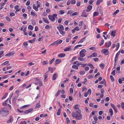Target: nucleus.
<instances>
[{
	"mask_svg": "<svg viewBox=\"0 0 124 124\" xmlns=\"http://www.w3.org/2000/svg\"><path fill=\"white\" fill-rule=\"evenodd\" d=\"M111 44V42L109 41L105 43V45L106 47H108L110 46Z\"/></svg>",
	"mask_w": 124,
	"mask_h": 124,
	"instance_id": "423d86ee",
	"label": "nucleus"
},
{
	"mask_svg": "<svg viewBox=\"0 0 124 124\" xmlns=\"http://www.w3.org/2000/svg\"><path fill=\"white\" fill-rule=\"evenodd\" d=\"M60 91H61L60 90H59L58 91L57 93L55 95V96L56 97H57V96H58L59 94L60 93Z\"/></svg>",
	"mask_w": 124,
	"mask_h": 124,
	"instance_id": "e433bc0d",
	"label": "nucleus"
},
{
	"mask_svg": "<svg viewBox=\"0 0 124 124\" xmlns=\"http://www.w3.org/2000/svg\"><path fill=\"white\" fill-rule=\"evenodd\" d=\"M81 4V2L80 1H77V6H79Z\"/></svg>",
	"mask_w": 124,
	"mask_h": 124,
	"instance_id": "338daca9",
	"label": "nucleus"
},
{
	"mask_svg": "<svg viewBox=\"0 0 124 124\" xmlns=\"http://www.w3.org/2000/svg\"><path fill=\"white\" fill-rule=\"evenodd\" d=\"M78 12H75L73 13L72 15V16H75L77 15L78 14Z\"/></svg>",
	"mask_w": 124,
	"mask_h": 124,
	"instance_id": "052dcab7",
	"label": "nucleus"
},
{
	"mask_svg": "<svg viewBox=\"0 0 124 124\" xmlns=\"http://www.w3.org/2000/svg\"><path fill=\"white\" fill-rule=\"evenodd\" d=\"M116 50L117 51L118 50L119 47L120 46L119 43H118L116 45Z\"/></svg>",
	"mask_w": 124,
	"mask_h": 124,
	"instance_id": "a18cd8bd",
	"label": "nucleus"
},
{
	"mask_svg": "<svg viewBox=\"0 0 124 124\" xmlns=\"http://www.w3.org/2000/svg\"><path fill=\"white\" fill-rule=\"evenodd\" d=\"M57 27H59V30H64L63 26L62 25L59 24L58 25V26Z\"/></svg>",
	"mask_w": 124,
	"mask_h": 124,
	"instance_id": "dca6fc26",
	"label": "nucleus"
},
{
	"mask_svg": "<svg viewBox=\"0 0 124 124\" xmlns=\"http://www.w3.org/2000/svg\"><path fill=\"white\" fill-rule=\"evenodd\" d=\"M8 95V93H6L3 96V97L1 98L2 99H5L7 96Z\"/></svg>",
	"mask_w": 124,
	"mask_h": 124,
	"instance_id": "a19ab883",
	"label": "nucleus"
},
{
	"mask_svg": "<svg viewBox=\"0 0 124 124\" xmlns=\"http://www.w3.org/2000/svg\"><path fill=\"white\" fill-rule=\"evenodd\" d=\"M80 105L79 104H77L75 105L74 109L76 110H77L78 109H80L79 107Z\"/></svg>",
	"mask_w": 124,
	"mask_h": 124,
	"instance_id": "412c9836",
	"label": "nucleus"
},
{
	"mask_svg": "<svg viewBox=\"0 0 124 124\" xmlns=\"http://www.w3.org/2000/svg\"><path fill=\"white\" fill-rule=\"evenodd\" d=\"M55 62V65H56L57 64H59L61 62L58 59H56Z\"/></svg>",
	"mask_w": 124,
	"mask_h": 124,
	"instance_id": "4be33fe9",
	"label": "nucleus"
},
{
	"mask_svg": "<svg viewBox=\"0 0 124 124\" xmlns=\"http://www.w3.org/2000/svg\"><path fill=\"white\" fill-rule=\"evenodd\" d=\"M92 56L93 57H95L97 56V53H93L92 54Z\"/></svg>",
	"mask_w": 124,
	"mask_h": 124,
	"instance_id": "13d9d810",
	"label": "nucleus"
},
{
	"mask_svg": "<svg viewBox=\"0 0 124 124\" xmlns=\"http://www.w3.org/2000/svg\"><path fill=\"white\" fill-rule=\"evenodd\" d=\"M2 114H5V116H6L9 114V111L7 110L6 107H4L1 109Z\"/></svg>",
	"mask_w": 124,
	"mask_h": 124,
	"instance_id": "f03ea898",
	"label": "nucleus"
},
{
	"mask_svg": "<svg viewBox=\"0 0 124 124\" xmlns=\"http://www.w3.org/2000/svg\"><path fill=\"white\" fill-rule=\"evenodd\" d=\"M121 107L123 109H124V102H122L121 104Z\"/></svg>",
	"mask_w": 124,
	"mask_h": 124,
	"instance_id": "774afa93",
	"label": "nucleus"
},
{
	"mask_svg": "<svg viewBox=\"0 0 124 124\" xmlns=\"http://www.w3.org/2000/svg\"><path fill=\"white\" fill-rule=\"evenodd\" d=\"M62 40H60L59 41L57 40L56 41V42L57 43H56V46L58 45L59 44L62 43Z\"/></svg>",
	"mask_w": 124,
	"mask_h": 124,
	"instance_id": "b1692460",
	"label": "nucleus"
},
{
	"mask_svg": "<svg viewBox=\"0 0 124 124\" xmlns=\"http://www.w3.org/2000/svg\"><path fill=\"white\" fill-rule=\"evenodd\" d=\"M31 15L33 16H34L37 17V15L32 11L31 12Z\"/></svg>",
	"mask_w": 124,
	"mask_h": 124,
	"instance_id": "c85d7f7f",
	"label": "nucleus"
},
{
	"mask_svg": "<svg viewBox=\"0 0 124 124\" xmlns=\"http://www.w3.org/2000/svg\"><path fill=\"white\" fill-rule=\"evenodd\" d=\"M37 4V7L38 8H39L40 7V3L39 2H38V1H36Z\"/></svg>",
	"mask_w": 124,
	"mask_h": 124,
	"instance_id": "4c0bfd02",
	"label": "nucleus"
},
{
	"mask_svg": "<svg viewBox=\"0 0 124 124\" xmlns=\"http://www.w3.org/2000/svg\"><path fill=\"white\" fill-rule=\"evenodd\" d=\"M109 111L110 113H111L110 114V116H112L113 115V111L112 108H110L109 109Z\"/></svg>",
	"mask_w": 124,
	"mask_h": 124,
	"instance_id": "c756f323",
	"label": "nucleus"
},
{
	"mask_svg": "<svg viewBox=\"0 0 124 124\" xmlns=\"http://www.w3.org/2000/svg\"><path fill=\"white\" fill-rule=\"evenodd\" d=\"M57 15L56 14H53L52 16L49 15L48 16V17L49 19L52 21H54L55 19V17H56Z\"/></svg>",
	"mask_w": 124,
	"mask_h": 124,
	"instance_id": "20e7f679",
	"label": "nucleus"
},
{
	"mask_svg": "<svg viewBox=\"0 0 124 124\" xmlns=\"http://www.w3.org/2000/svg\"><path fill=\"white\" fill-rule=\"evenodd\" d=\"M33 108H31L28 110H26L24 112L25 114H27L33 110Z\"/></svg>",
	"mask_w": 124,
	"mask_h": 124,
	"instance_id": "0eeeda50",
	"label": "nucleus"
},
{
	"mask_svg": "<svg viewBox=\"0 0 124 124\" xmlns=\"http://www.w3.org/2000/svg\"><path fill=\"white\" fill-rule=\"evenodd\" d=\"M57 29H58L60 33L62 35H64L65 34V32L64 31V30H59L58 27H57Z\"/></svg>",
	"mask_w": 124,
	"mask_h": 124,
	"instance_id": "f8f14e48",
	"label": "nucleus"
},
{
	"mask_svg": "<svg viewBox=\"0 0 124 124\" xmlns=\"http://www.w3.org/2000/svg\"><path fill=\"white\" fill-rule=\"evenodd\" d=\"M87 65L90 66L92 69L94 68V67L92 64L89 63Z\"/></svg>",
	"mask_w": 124,
	"mask_h": 124,
	"instance_id": "37998d69",
	"label": "nucleus"
},
{
	"mask_svg": "<svg viewBox=\"0 0 124 124\" xmlns=\"http://www.w3.org/2000/svg\"><path fill=\"white\" fill-rule=\"evenodd\" d=\"M42 19L43 20L45 23L47 24L49 23V21L46 18H43Z\"/></svg>",
	"mask_w": 124,
	"mask_h": 124,
	"instance_id": "a878e982",
	"label": "nucleus"
},
{
	"mask_svg": "<svg viewBox=\"0 0 124 124\" xmlns=\"http://www.w3.org/2000/svg\"><path fill=\"white\" fill-rule=\"evenodd\" d=\"M55 60V58H53L52 60H51L50 62L49 63L50 64H52V63L54 62Z\"/></svg>",
	"mask_w": 124,
	"mask_h": 124,
	"instance_id": "5fc2aeb1",
	"label": "nucleus"
},
{
	"mask_svg": "<svg viewBox=\"0 0 124 124\" xmlns=\"http://www.w3.org/2000/svg\"><path fill=\"white\" fill-rule=\"evenodd\" d=\"M119 12V10H116L115 12H114L113 14V15H116V14Z\"/></svg>",
	"mask_w": 124,
	"mask_h": 124,
	"instance_id": "79ce46f5",
	"label": "nucleus"
},
{
	"mask_svg": "<svg viewBox=\"0 0 124 124\" xmlns=\"http://www.w3.org/2000/svg\"><path fill=\"white\" fill-rule=\"evenodd\" d=\"M110 78L112 81L113 82L114 81V79L113 76L111 75L110 76Z\"/></svg>",
	"mask_w": 124,
	"mask_h": 124,
	"instance_id": "de8ad7c7",
	"label": "nucleus"
},
{
	"mask_svg": "<svg viewBox=\"0 0 124 124\" xmlns=\"http://www.w3.org/2000/svg\"><path fill=\"white\" fill-rule=\"evenodd\" d=\"M101 52L102 53H104L105 55H107L109 54V52L108 50L104 49L102 50Z\"/></svg>",
	"mask_w": 124,
	"mask_h": 124,
	"instance_id": "39448f33",
	"label": "nucleus"
},
{
	"mask_svg": "<svg viewBox=\"0 0 124 124\" xmlns=\"http://www.w3.org/2000/svg\"><path fill=\"white\" fill-rule=\"evenodd\" d=\"M33 9L35 10V11H37L38 10V8L35 6V4H33Z\"/></svg>",
	"mask_w": 124,
	"mask_h": 124,
	"instance_id": "f3484780",
	"label": "nucleus"
},
{
	"mask_svg": "<svg viewBox=\"0 0 124 124\" xmlns=\"http://www.w3.org/2000/svg\"><path fill=\"white\" fill-rule=\"evenodd\" d=\"M82 46V45H78L74 47V50H75L76 49L78 48V47H81Z\"/></svg>",
	"mask_w": 124,
	"mask_h": 124,
	"instance_id": "5701e85b",
	"label": "nucleus"
},
{
	"mask_svg": "<svg viewBox=\"0 0 124 124\" xmlns=\"http://www.w3.org/2000/svg\"><path fill=\"white\" fill-rule=\"evenodd\" d=\"M116 30L113 31L111 33V35L113 37H114L116 36Z\"/></svg>",
	"mask_w": 124,
	"mask_h": 124,
	"instance_id": "2eb2a0df",
	"label": "nucleus"
},
{
	"mask_svg": "<svg viewBox=\"0 0 124 124\" xmlns=\"http://www.w3.org/2000/svg\"><path fill=\"white\" fill-rule=\"evenodd\" d=\"M99 14V13L98 12H95L93 13V16L95 17L96 16H98Z\"/></svg>",
	"mask_w": 124,
	"mask_h": 124,
	"instance_id": "aec40b11",
	"label": "nucleus"
},
{
	"mask_svg": "<svg viewBox=\"0 0 124 124\" xmlns=\"http://www.w3.org/2000/svg\"><path fill=\"white\" fill-rule=\"evenodd\" d=\"M48 62L47 61H44L42 63V64L43 65H45L48 64Z\"/></svg>",
	"mask_w": 124,
	"mask_h": 124,
	"instance_id": "c9c22d12",
	"label": "nucleus"
},
{
	"mask_svg": "<svg viewBox=\"0 0 124 124\" xmlns=\"http://www.w3.org/2000/svg\"><path fill=\"white\" fill-rule=\"evenodd\" d=\"M87 93L89 94L90 95L91 93V91L90 89H89Z\"/></svg>",
	"mask_w": 124,
	"mask_h": 124,
	"instance_id": "8fccbe9b",
	"label": "nucleus"
},
{
	"mask_svg": "<svg viewBox=\"0 0 124 124\" xmlns=\"http://www.w3.org/2000/svg\"><path fill=\"white\" fill-rule=\"evenodd\" d=\"M40 107V105L39 103H37L36 105V106L35 108L36 109V108H38Z\"/></svg>",
	"mask_w": 124,
	"mask_h": 124,
	"instance_id": "4d7b16f0",
	"label": "nucleus"
},
{
	"mask_svg": "<svg viewBox=\"0 0 124 124\" xmlns=\"http://www.w3.org/2000/svg\"><path fill=\"white\" fill-rule=\"evenodd\" d=\"M104 40H101V43L99 44V45L100 46H102L104 43Z\"/></svg>",
	"mask_w": 124,
	"mask_h": 124,
	"instance_id": "c03bdc74",
	"label": "nucleus"
},
{
	"mask_svg": "<svg viewBox=\"0 0 124 124\" xmlns=\"http://www.w3.org/2000/svg\"><path fill=\"white\" fill-rule=\"evenodd\" d=\"M14 53L12 52H10L5 55V56L9 57L10 56H12L14 54Z\"/></svg>",
	"mask_w": 124,
	"mask_h": 124,
	"instance_id": "ddd939ff",
	"label": "nucleus"
},
{
	"mask_svg": "<svg viewBox=\"0 0 124 124\" xmlns=\"http://www.w3.org/2000/svg\"><path fill=\"white\" fill-rule=\"evenodd\" d=\"M6 20L8 21H10L11 20L10 18L8 16H6L5 17Z\"/></svg>",
	"mask_w": 124,
	"mask_h": 124,
	"instance_id": "680f3d73",
	"label": "nucleus"
},
{
	"mask_svg": "<svg viewBox=\"0 0 124 124\" xmlns=\"http://www.w3.org/2000/svg\"><path fill=\"white\" fill-rule=\"evenodd\" d=\"M86 52V50L84 49H82L80 51L79 53V56L81 57H84L85 55V53Z\"/></svg>",
	"mask_w": 124,
	"mask_h": 124,
	"instance_id": "7ed1b4c3",
	"label": "nucleus"
},
{
	"mask_svg": "<svg viewBox=\"0 0 124 124\" xmlns=\"http://www.w3.org/2000/svg\"><path fill=\"white\" fill-rule=\"evenodd\" d=\"M83 57H81L80 56H78V60L84 62L86 60V59L85 58H84Z\"/></svg>",
	"mask_w": 124,
	"mask_h": 124,
	"instance_id": "1a4fd4ad",
	"label": "nucleus"
},
{
	"mask_svg": "<svg viewBox=\"0 0 124 124\" xmlns=\"http://www.w3.org/2000/svg\"><path fill=\"white\" fill-rule=\"evenodd\" d=\"M67 121V124H69L70 122V121L69 118H67L66 119Z\"/></svg>",
	"mask_w": 124,
	"mask_h": 124,
	"instance_id": "bf43d9fd",
	"label": "nucleus"
},
{
	"mask_svg": "<svg viewBox=\"0 0 124 124\" xmlns=\"http://www.w3.org/2000/svg\"><path fill=\"white\" fill-rule=\"evenodd\" d=\"M76 3V0H71V3L72 4H75Z\"/></svg>",
	"mask_w": 124,
	"mask_h": 124,
	"instance_id": "0e129e2a",
	"label": "nucleus"
},
{
	"mask_svg": "<svg viewBox=\"0 0 124 124\" xmlns=\"http://www.w3.org/2000/svg\"><path fill=\"white\" fill-rule=\"evenodd\" d=\"M62 18H60L58 19V22L59 23H61L62 21Z\"/></svg>",
	"mask_w": 124,
	"mask_h": 124,
	"instance_id": "69168bd1",
	"label": "nucleus"
},
{
	"mask_svg": "<svg viewBox=\"0 0 124 124\" xmlns=\"http://www.w3.org/2000/svg\"><path fill=\"white\" fill-rule=\"evenodd\" d=\"M5 4V3H3L2 5H1L0 9H2L3 8Z\"/></svg>",
	"mask_w": 124,
	"mask_h": 124,
	"instance_id": "603ef678",
	"label": "nucleus"
},
{
	"mask_svg": "<svg viewBox=\"0 0 124 124\" xmlns=\"http://www.w3.org/2000/svg\"><path fill=\"white\" fill-rule=\"evenodd\" d=\"M105 66V65L103 63L101 64L100 65V67L102 69H103Z\"/></svg>",
	"mask_w": 124,
	"mask_h": 124,
	"instance_id": "72a5a7b5",
	"label": "nucleus"
},
{
	"mask_svg": "<svg viewBox=\"0 0 124 124\" xmlns=\"http://www.w3.org/2000/svg\"><path fill=\"white\" fill-rule=\"evenodd\" d=\"M111 4V1H108L107 2V4L108 6L110 5Z\"/></svg>",
	"mask_w": 124,
	"mask_h": 124,
	"instance_id": "3c124183",
	"label": "nucleus"
},
{
	"mask_svg": "<svg viewBox=\"0 0 124 124\" xmlns=\"http://www.w3.org/2000/svg\"><path fill=\"white\" fill-rule=\"evenodd\" d=\"M72 68L73 69H75L76 70H78V67L75 65H73L72 66Z\"/></svg>",
	"mask_w": 124,
	"mask_h": 124,
	"instance_id": "2f4dec72",
	"label": "nucleus"
},
{
	"mask_svg": "<svg viewBox=\"0 0 124 124\" xmlns=\"http://www.w3.org/2000/svg\"><path fill=\"white\" fill-rule=\"evenodd\" d=\"M28 28L29 30H32L33 29V27L31 25H30L28 26Z\"/></svg>",
	"mask_w": 124,
	"mask_h": 124,
	"instance_id": "bb28decb",
	"label": "nucleus"
},
{
	"mask_svg": "<svg viewBox=\"0 0 124 124\" xmlns=\"http://www.w3.org/2000/svg\"><path fill=\"white\" fill-rule=\"evenodd\" d=\"M76 112L78 114H81V111L80 109H78L77 110H76Z\"/></svg>",
	"mask_w": 124,
	"mask_h": 124,
	"instance_id": "7c9ffc66",
	"label": "nucleus"
},
{
	"mask_svg": "<svg viewBox=\"0 0 124 124\" xmlns=\"http://www.w3.org/2000/svg\"><path fill=\"white\" fill-rule=\"evenodd\" d=\"M73 12V11L72 10H69L68 11L67 14V15H70V14H71Z\"/></svg>",
	"mask_w": 124,
	"mask_h": 124,
	"instance_id": "473e14b6",
	"label": "nucleus"
},
{
	"mask_svg": "<svg viewBox=\"0 0 124 124\" xmlns=\"http://www.w3.org/2000/svg\"><path fill=\"white\" fill-rule=\"evenodd\" d=\"M65 54H64L61 53L58 55V56L59 57H62L65 56Z\"/></svg>",
	"mask_w": 124,
	"mask_h": 124,
	"instance_id": "a211bd4d",
	"label": "nucleus"
},
{
	"mask_svg": "<svg viewBox=\"0 0 124 124\" xmlns=\"http://www.w3.org/2000/svg\"><path fill=\"white\" fill-rule=\"evenodd\" d=\"M23 16L24 17V18L25 19H26L27 18V15L26 14H23Z\"/></svg>",
	"mask_w": 124,
	"mask_h": 124,
	"instance_id": "6e6d98bb",
	"label": "nucleus"
},
{
	"mask_svg": "<svg viewBox=\"0 0 124 124\" xmlns=\"http://www.w3.org/2000/svg\"><path fill=\"white\" fill-rule=\"evenodd\" d=\"M59 12H60V14H64L65 13V11L63 10H61L59 11Z\"/></svg>",
	"mask_w": 124,
	"mask_h": 124,
	"instance_id": "09e8293b",
	"label": "nucleus"
},
{
	"mask_svg": "<svg viewBox=\"0 0 124 124\" xmlns=\"http://www.w3.org/2000/svg\"><path fill=\"white\" fill-rule=\"evenodd\" d=\"M120 51H119L116 54V56L115 58V62H116L117 60L118 57L120 53Z\"/></svg>",
	"mask_w": 124,
	"mask_h": 124,
	"instance_id": "4468645a",
	"label": "nucleus"
},
{
	"mask_svg": "<svg viewBox=\"0 0 124 124\" xmlns=\"http://www.w3.org/2000/svg\"><path fill=\"white\" fill-rule=\"evenodd\" d=\"M92 7L91 5H89L87 7V9H86L87 12H89L92 9Z\"/></svg>",
	"mask_w": 124,
	"mask_h": 124,
	"instance_id": "9b49d317",
	"label": "nucleus"
},
{
	"mask_svg": "<svg viewBox=\"0 0 124 124\" xmlns=\"http://www.w3.org/2000/svg\"><path fill=\"white\" fill-rule=\"evenodd\" d=\"M93 119L94 121H95L96 123L97 122V121H98V118L97 117L95 116L93 117Z\"/></svg>",
	"mask_w": 124,
	"mask_h": 124,
	"instance_id": "864d4df0",
	"label": "nucleus"
},
{
	"mask_svg": "<svg viewBox=\"0 0 124 124\" xmlns=\"http://www.w3.org/2000/svg\"><path fill=\"white\" fill-rule=\"evenodd\" d=\"M71 50V47H69L67 48L64 50V51H69Z\"/></svg>",
	"mask_w": 124,
	"mask_h": 124,
	"instance_id": "cd10ccee",
	"label": "nucleus"
},
{
	"mask_svg": "<svg viewBox=\"0 0 124 124\" xmlns=\"http://www.w3.org/2000/svg\"><path fill=\"white\" fill-rule=\"evenodd\" d=\"M86 37H85L84 38H83L82 39L79 41L78 42V43H79L80 42L82 43L84 41V40H85Z\"/></svg>",
	"mask_w": 124,
	"mask_h": 124,
	"instance_id": "f704fd0d",
	"label": "nucleus"
},
{
	"mask_svg": "<svg viewBox=\"0 0 124 124\" xmlns=\"http://www.w3.org/2000/svg\"><path fill=\"white\" fill-rule=\"evenodd\" d=\"M87 14L86 13L85 11L84 10L82 13L81 16L86 17L87 16Z\"/></svg>",
	"mask_w": 124,
	"mask_h": 124,
	"instance_id": "6e6552de",
	"label": "nucleus"
},
{
	"mask_svg": "<svg viewBox=\"0 0 124 124\" xmlns=\"http://www.w3.org/2000/svg\"><path fill=\"white\" fill-rule=\"evenodd\" d=\"M72 116L73 117H75L78 120H81L82 118V115L81 114L78 115L76 112H73L72 113Z\"/></svg>",
	"mask_w": 124,
	"mask_h": 124,
	"instance_id": "f257e3e1",
	"label": "nucleus"
},
{
	"mask_svg": "<svg viewBox=\"0 0 124 124\" xmlns=\"http://www.w3.org/2000/svg\"><path fill=\"white\" fill-rule=\"evenodd\" d=\"M9 77V76L8 75H5L2 77V78L3 79H5Z\"/></svg>",
	"mask_w": 124,
	"mask_h": 124,
	"instance_id": "e2e57ef3",
	"label": "nucleus"
},
{
	"mask_svg": "<svg viewBox=\"0 0 124 124\" xmlns=\"http://www.w3.org/2000/svg\"><path fill=\"white\" fill-rule=\"evenodd\" d=\"M61 108H59L57 112V115L58 116H60L61 113Z\"/></svg>",
	"mask_w": 124,
	"mask_h": 124,
	"instance_id": "393cba45",
	"label": "nucleus"
},
{
	"mask_svg": "<svg viewBox=\"0 0 124 124\" xmlns=\"http://www.w3.org/2000/svg\"><path fill=\"white\" fill-rule=\"evenodd\" d=\"M103 0H97V1L96 4L97 5H99L103 1Z\"/></svg>",
	"mask_w": 124,
	"mask_h": 124,
	"instance_id": "6ab92c4d",
	"label": "nucleus"
},
{
	"mask_svg": "<svg viewBox=\"0 0 124 124\" xmlns=\"http://www.w3.org/2000/svg\"><path fill=\"white\" fill-rule=\"evenodd\" d=\"M9 62L8 61H6L4 62L3 63H2L1 64V65L2 66H4L6 65V64H8L9 63Z\"/></svg>",
	"mask_w": 124,
	"mask_h": 124,
	"instance_id": "ea45409f",
	"label": "nucleus"
},
{
	"mask_svg": "<svg viewBox=\"0 0 124 124\" xmlns=\"http://www.w3.org/2000/svg\"><path fill=\"white\" fill-rule=\"evenodd\" d=\"M58 76V74L56 73H55L54 74V75L52 77L53 80H55L57 77Z\"/></svg>",
	"mask_w": 124,
	"mask_h": 124,
	"instance_id": "9d476101",
	"label": "nucleus"
},
{
	"mask_svg": "<svg viewBox=\"0 0 124 124\" xmlns=\"http://www.w3.org/2000/svg\"><path fill=\"white\" fill-rule=\"evenodd\" d=\"M9 14L10 16L11 17L14 16L15 15V14L14 12H10L9 13Z\"/></svg>",
	"mask_w": 124,
	"mask_h": 124,
	"instance_id": "58836bf2",
	"label": "nucleus"
},
{
	"mask_svg": "<svg viewBox=\"0 0 124 124\" xmlns=\"http://www.w3.org/2000/svg\"><path fill=\"white\" fill-rule=\"evenodd\" d=\"M115 72L116 70H115L111 72V74L113 76H115L116 75Z\"/></svg>",
	"mask_w": 124,
	"mask_h": 124,
	"instance_id": "49530a36",
	"label": "nucleus"
}]
</instances>
